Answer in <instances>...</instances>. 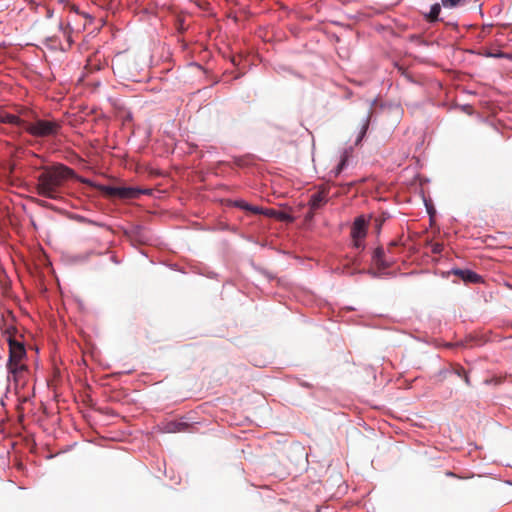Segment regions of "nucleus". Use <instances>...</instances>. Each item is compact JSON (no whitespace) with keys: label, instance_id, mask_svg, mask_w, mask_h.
I'll return each mask as SVG.
<instances>
[{"label":"nucleus","instance_id":"nucleus-1","mask_svg":"<svg viewBox=\"0 0 512 512\" xmlns=\"http://www.w3.org/2000/svg\"><path fill=\"white\" fill-rule=\"evenodd\" d=\"M73 176L74 171L63 164L45 168L37 177L35 190L42 197L56 200L61 197L65 182Z\"/></svg>","mask_w":512,"mask_h":512},{"label":"nucleus","instance_id":"nucleus-14","mask_svg":"<svg viewBox=\"0 0 512 512\" xmlns=\"http://www.w3.org/2000/svg\"><path fill=\"white\" fill-rule=\"evenodd\" d=\"M246 211H249V212H251L253 214H262V213H264V209H262V208H260L258 206H252L250 204L248 205V208H247Z\"/></svg>","mask_w":512,"mask_h":512},{"label":"nucleus","instance_id":"nucleus-4","mask_svg":"<svg viewBox=\"0 0 512 512\" xmlns=\"http://www.w3.org/2000/svg\"><path fill=\"white\" fill-rule=\"evenodd\" d=\"M100 189L106 196L119 199H135L142 193L140 189L132 187L101 186Z\"/></svg>","mask_w":512,"mask_h":512},{"label":"nucleus","instance_id":"nucleus-12","mask_svg":"<svg viewBox=\"0 0 512 512\" xmlns=\"http://www.w3.org/2000/svg\"><path fill=\"white\" fill-rule=\"evenodd\" d=\"M346 162H347V157H343L340 161V163L337 165L336 169H335V175H339L342 170L344 169L345 165H346Z\"/></svg>","mask_w":512,"mask_h":512},{"label":"nucleus","instance_id":"nucleus-10","mask_svg":"<svg viewBox=\"0 0 512 512\" xmlns=\"http://www.w3.org/2000/svg\"><path fill=\"white\" fill-rule=\"evenodd\" d=\"M440 11H441V7L439 4H434L432 7H431V10H430V13L428 14L427 16V19L429 22H435L438 20V17H439V14H440Z\"/></svg>","mask_w":512,"mask_h":512},{"label":"nucleus","instance_id":"nucleus-17","mask_svg":"<svg viewBox=\"0 0 512 512\" xmlns=\"http://www.w3.org/2000/svg\"><path fill=\"white\" fill-rule=\"evenodd\" d=\"M277 218L280 220H290L291 217L284 212H277Z\"/></svg>","mask_w":512,"mask_h":512},{"label":"nucleus","instance_id":"nucleus-20","mask_svg":"<svg viewBox=\"0 0 512 512\" xmlns=\"http://www.w3.org/2000/svg\"><path fill=\"white\" fill-rule=\"evenodd\" d=\"M36 202H37L39 205L43 206V207H46V206H47V203H46L45 201H42V200H36Z\"/></svg>","mask_w":512,"mask_h":512},{"label":"nucleus","instance_id":"nucleus-21","mask_svg":"<svg viewBox=\"0 0 512 512\" xmlns=\"http://www.w3.org/2000/svg\"><path fill=\"white\" fill-rule=\"evenodd\" d=\"M375 221H376V223H377V224H376L377 229H380V228H381V225H382V220L376 219Z\"/></svg>","mask_w":512,"mask_h":512},{"label":"nucleus","instance_id":"nucleus-9","mask_svg":"<svg viewBox=\"0 0 512 512\" xmlns=\"http://www.w3.org/2000/svg\"><path fill=\"white\" fill-rule=\"evenodd\" d=\"M373 261L379 269H386L390 267V263L384 260V250L381 247L375 249L373 253Z\"/></svg>","mask_w":512,"mask_h":512},{"label":"nucleus","instance_id":"nucleus-13","mask_svg":"<svg viewBox=\"0 0 512 512\" xmlns=\"http://www.w3.org/2000/svg\"><path fill=\"white\" fill-rule=\"evenodd\" d=\"M368 126H369V120H368V119H366V120L364 121L363 125H362V129H361L360 135H359V137H358V139H357V143H358L359 141H361V139L364 137V135H365V133H366V131H367V129H368Z\"/></svg>","mask_w":512,"mask_h":512},{"label":"nucleus","instance_id":"nucleus-16","mask_svg":"<svg viewBox=\"0 0 512 512\" xmlns=\"http://www.w3.org/2000/svg\"><path fill=\"white\" fill-rule=\"evenodd\" d=\"M277 212L278 211H275L273 209H265L263 214L267 215L269 217H276L277 218Z\"/></svg>","mask_w":512,"mask_h":512},{"label":"nucleus","instance_id":"nucleus-7","mask_svg":"<svg viewBox=\"0 0 512 512\" xmlns=\"http://www.w3.org/2000/svg\"><path fill=\"white\" fill-rule=\"evenodd\" d=\"M453 274L461 278L466 283L481 282V276L468 269H455L453 270Z\"/></svg>","mask_w":512,"mask_h":512},{"label":"nucleus","instance_id":"nucleus-2","mask_svg":"<svg viewBox=\"0 0 512 512\" xmlns=\"http://www.w3.org/2000/svg\"><path fill=\"white\" fill-rule=\"evenodd\" d=\"M24 115V130L35 138H55L62 129V123L54 119H44L38 117L33 111L24 109L21 111Z\"/></svg>","mask_w":512,"mask_h":512},{"label":"nucleus","instance_id":"nucleus-11","mask_svg":"<svg viewBox=\"0 0 512 512\" xmlns=\"http://www.w3.org/2000/svg\"><path fill=\"white\" fill-rule=\"evenodd\" d=\"M452 371L459 377H463V375L467 372L461 365L455 364L452 366Z\"/></svg>","mask_w":512,"mask_h":512},{"label":"nucleus","instance_id":"nucleus-3","mask_svg":"<svg viewBox=\"0 0 512 512\" xmlns=\"http://www.w3.org/2000/svg\"><path fill=\"white\" fill-rule=\"evenodd\" d=\"M9 359L7 363L8 371L14 375L23 371L26 367L21 364L22 359L26 355L23 343L17 341L11 336L8 337Z\"/></svg>","mask_w":512,"mask_h":512},{"label":"nucleus","instance_id":"nucleus-18","mask_svg":"<svg viewBox=\"0 0 512 512\" xmlns=\"http://www.w3.org/2000/svg\"><path fill=\"white\" fill-rule=\"evenodd\" d=\"M442 249H443L442 245L439 243H436L433 245L432 252L433 253H441Z\"/></svg>","mask_w":512,"mask_h":512},{"label":"nucleus","instance_id":"nucleus-5","mask_svg":"<svg viewBox=\"0 0 512 512\" xmlns=\"http://www.w3.org/2000/svg\"><path fill=\"white\" fill-rule=\"evenodd\" d=\"M367 234V222L364 217H357L351 228V237L353 239V245L356 248H364L363 240Z\"/></svg>","mask_w":512,"mask_h":512},{"label":"nucleus","instance_id":"nucleus-8","mask_svg":"<svg viewBox=\"0 0 512 512\" xmlns=\"http://www.w3.org/2000/svg\"><path fill=\"white\" fill-rule=\"evenodd\" d=\"M0 115H1L0 119H2V120H0V123H8V124L15 125L17 127L24 128V124H25V122H27L25 120L24 115H21V117H20V116L6 113L3 111L0 112Z\"/></svg>","mask_w":512,"mask_h":512},{"label":"nucleus","instance_id":"nucleus-6","mask_svg":"<svg viewBox=\"0 0 512 512\" xmlns=\"http://www.w3.org/2000/svg\"><path fill=\"white\" fill-rule=\"evenodd\" d=\"M328 193H329L328 189L323 187L311 195V197L309 199V207H310V212L308 215L309 217H312L313 213L316 210L322 208L326 204L327 198H328Z\"/></svg>","mask_w":512,"mask_h":512},{"label":"nucleus","instance_id":"nucleus-15","mask_svg":"<svg viewBox=\"0 0 512 512\" xmlns=\"http://www.w3.org/2000/svg\"><path fill=\"white\" fill-rule=\"evenodd\" d=\"M233 205H234L235 207H239V208H241V209H243V210H247V208H248V205H249V204H248V203H246V202H245V201H243V200H236V201H234V202H233Z\"/></svg>","mask_w":512,"mask_h":512},{"label":"nucleus","instance_id":"nucleus-19","mask_svg":"<svg viewBox=\"0 0 512 512\" xmlns=\"http://www.w3.org/2000/svg\"><path fill=\"white\" fill-rule=\"evenodd\" d=\"M462 378H463V380H464V382H465V384H466L467 386H471L470 377H469V375H468V373H467V372L463 375V377H462Z\"/></svg>","mask_w":512,"mask_h":512}]
</instances>
